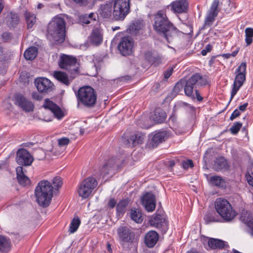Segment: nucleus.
Instances as JSON below:
<instances>
[{
    "instance_id": "f257e3e1",
    "label": "nucleus",
    "mask_w": 253,
    "mask_h": 253,
    "mask_svg": "<svg viewBox=\"0 0 253 253\" xmlns=\"http://www.w3.org/2000/svg\"><path fill=\"white\" fill-rule=\"evenodd\" d=\"M154 28L168 42H171L177 34L178 30L169 21L166 12L159 10L154 15Z\"/></svg>"
},
{
    "instance_id": "f03ea898",
    "label": "nucleus",
    "mask_w": 253,
    "mask_h": 253,
    "mask_svg": "<svg viewBox=\"0 0 253 253\" xmlns=\"http://www.w3.org/2000/svg\"><path fill=\"white\" fill-rule=\"evenodd\" d=\"M208 84L206 76L199 73L193 74L187 80H181L176 83L173 87V92L177 94L184 87V92L187 96L195 99L193 94L194 88L197 86H204Z\"/></svg>"
},
{
    "instance_id": "7ed1b4c3",
    "label": "nucleus",
    "mask_w": 253,
    "mask_h": 253,
    "mask_svg": "<svg viewBox=\"0 0 253 253\" xmlns=\"http://www.w3.org/2000/svg\"><path fill=\"white\" fill-rule=\"evenodd\" d=\"M66 22L60 16L52 18L47 27V37L50 41L63 42L66 36Z\"/></svg>"
},
{
    "instance_id": "20e7f679",
    "label": "nucleus",
    "mask_w": 253,
    "mask_h": 253,
    "mask_svg": "<svg viewBox=\"0 0 253 253\" xmlns=\"http://www.w3.org/2000/svg\"><path fill=\"white\" fill-rule=\"evenodd\" d=\"M78 104L87 108L94 107L97 102V92L90 86L85 85L80 87L76 94Z\"/></svg>"
},
{
    "instance_id": "39448f33",
    "label": "nucleus",
    "mask_w": 253,
    "mask_h": 253,
    "mask_svg": "<svg viewBox=\"0 0 253 253\" xmlns=\"http://www.w3.org/2000/svg\"><path fill=\"white\" fill-rule=\"evenodd\" d=\"M214 206L217 212L225 221L232 220L237 214L231 204L226 199L217 198Z\"/></svg>"
},
{
    "instance_id": "423d86ee",
    "label": "nucleus",
    "mask_w": 253,
    "mask_h": 253,
    "mask_svg": "<svg viewBox=\"0 0 253 253\" xmlns=\"http://www.w3.org/2000/svg\"><path fill=\"white\" fill-rule=\"evenodd\" d=\"M118 241L126 251H128L129 245L134 244L135 234L128 227L124 226H120L117 230Z\"/></svg>"
},
{
    "instance_id": "0eeeda50",
    "label": "nucleus",
    "mask_w": 253,
    "mask_h": 253,
    "mask_svg": "<svg viewBox=\"0 0 253 253\" xmlns=\"http://www.w3.org/2000/svg\"><path fill=\"white\" fill-rule=\"evenodd\" d=\"M58 63L61 69L67 71L68 73L74 72L75 74L80 75L79 64L76 57L62 54L60 56Z\"/></svg>"
},
{
    "instance_id": "6e6552de",
    "label": "nucleus",
    "mask_w": 253,
    "mask_h": 253,
    "mask_svg": "<svg viewBox=\"0 0 253 253\" xmlns=\"http://www.w3.org/2000/svg\"><path fill=\"white\" fill-rule=\"evenodd\" d=\"M130 9L129 0H114L113 15L116 20H123Z\"/></svg>"
},
{
    "instance_id": "1a4fd4ad",
    "label": "nucleus",
    "mask_w": 253,
    "mask_h": 253,
    "mask_svg": "<svg viewBox=\"0 0 253 253\" xmlns=\"http://www.w3.org/2000/svg\"><path fill=\"white\" fill-rule=\"evenodd\" d=\"M97 185L95 178L90 176L84 179L79 185L78 193L83 199L88 198Z\"/></svg>"
},
{
    "instance_id": "9d476101",
    "label": "nucleus",
    "mask_w": 253,
    "mask_h": 253,
    "mask_svg": "<svg viewBox=\"0 0 253 253\" xmlns=\"http://www.w3.org/2000/svg\"><path fill=\"white\" fill-rule=\"evenodd\" d=\"M246 64L242 62L237 69L238 74L236 75L231 92L230 101L236 95L240 88L242 86L246 79Z\"/></svg>"
},
{
    "instance_id": "9b49d317",
    "label": "nucleus",
    "mask_w": 253,
    "mask_h": 253,
    "mask_svg": "<svg viewBox=\"0 0 253 253\" xmlns=\"http://www.w3.org/2000/svg\"><path fill=\"white\" fill-rule=\"evenodd\" d=\"M158 212L157 211L156 214L152 217L149 222L151 225L159 229L163 233H166L168 229V222L162 211Z\"/></svg>"
},
{
    "instance_id": "f8f14e48",
    "label": "nucleus",
    "mask_w": 253,
    "mask_h": 253,
    "mask_svg": "<svg viewBox=\"0 0 253 253\" xmlns=\"http://www.w3.org/2000/svg\"><path fill=\"white\" fill-rule=\"evenodd\" d=\"M133 41L129 37H124L122 38L118 48L120 53L124 56L129 55L132 53Z\"/></svg>"
},
{
    "instance_id": "ddd939ff",
    "label": "nucleus",
    "mask_w": 253,
    "mask_h": 253,
    "mask_svg": "<svg viewBox=\"0 0 253 253\" xmlns=\"http://www.w3.org/2000/svg\"><path fill=\"white\" fill-rule=\"evenodd\" d=\"M35 84L39 92L47 93L51 91L54 87L52 82L47 78H39L35 80Z\"/></svg>"
},
{
    "instance_id": "4468645a",
    "label": "nucleus",
    "mask_w": 253,
    "mask_h": 253,
    "mask_svg": "<svg viewBox=\"0 0 253 253\" xmlns=\"http://www.w3.org/2000/svg\"><path fill=\"white\" fill-rule=\"evenodd\" d=\"M34 159L31 155L25 149H19L16 153V161L18 164L21 166H30Z\"/></svg>"
},
{
    "instance_id": "2eb2a0df",
    "label": "nucleus",
    "mask_w": 253,
    "mask_h": 253,
    "mask_svg": "<svg viewBox=\"0 0 253 253\" xmlns=\"http://www.w3.org/2000/svg\"><path fill=\"white\" fill-rule=\"evenodd\" d=\"M69 76L66 73L60 71H55L53 73L54 78L62 84L69 86L72 81L79 75L75 74L74 73H69Z\"/></svg>"
},
{
    "instance_id": "dca6fc26",
    "label": "nucleus",
    "mask_w": 253,
    "mask_h": 253,
    "mask_svg": "<svg viewBox=\"0 0 253 253\" xmlns=\"http://www.w3.org/2000/svg\"><path fill=\"white\" fill-rule=\"evenodd\" d=\"M219 0H214L205 19L204 27H208L212 24L219 10L218 9Z\"/></svg>"
},
{
    "instance_id": "f3484780",
    "label": "nucleus",
    "mask_w": 253,
    "mask_h": 253,
    "mask_svg": "<svg viewBox=\"0 0 253 253\" xmlns=\"http://www.w3.org/2000/svg\"><path fill=\"white\" fill-rule=\"evenodd\" d=\"M142 205L148 212H152L156 208L155 195L151 192H146L141 198Z\"/></svg>"
},
{
    "instance_id": "a211bd4d",
    "label": "nucleus",
    "mask_w": 253,
    "mask_h": 253,
    "mask_svg": "<svg viewBox=\"0 0 253 253\" xmlns=\"http://www.w3.org/2000/svg\"><path fill=\"white\" fill-rule=\"evenodd\" d=\"M15 103L25 112H29L34 110V104L21 94L15 96Z\"/></svg>"
},
{
    "instance_id": "6ab92c4d",
    "label": "nucleus",
    "mask_w": 253,
    "mask_h": 253,
    "mask_svg": "<svg viewBox=\"0 0 253 253\" xmlns=\"http://www.w3.org/2000/svg\"><path fill=\"white\" fill-rule=\"evenodd\" d=\"M187 0H176L172 1L169 5L170 9L175 13L186 12L188 8Z\"/></svg>"
},
{
    "instance_id": "aec40b11",
    "label": "nucleus",
    "mask_w": 253,
    "mask_h": 253,
    "mask_svg": "<svg viewBox=\"0 0 253 253\" xmlns=\"http://www.w3.org/2000/svg\"><path fill=\"white\" fill-rule=\"evenodd\" d=\"M42 106L45 109L51 111L54 116L57 119H60L63 117V114L60 108L49 99L45 100Z\"/></svg>"
},
{
    "instance_id": "412c9836",
    "label": "nucleus",
    "mask_w": 253,
    "mask_h": 253,
    "mask_svg": "<svg viewBox=\"0 0 253 253\" xmlns=\"http://www.w3.org/2000/svg\"><path fill=\"white\" fill-rule=\"evenodd\" d=\"M35 194L37 201L40 206L45 208L49 205L52 195H48L46 196L45 195L46 193L43 192L42 189L40 191L35 189Z\"/></svg>"
},
{
    "instance_id": "4be33fe9",
    "label": "nucleus",
    "mask_w": 253,
    "mask_h": 253,
    "mask_svg": "<svg viewBox=\"0 0 253 253\" xmlns=\"http://www.w3.org/2000/svg\"><path fill=\"white\" fill-rule=\"evenodd\" d=\"M213 169L217 172L228 171L230 168V165L227 161L223 157H219L214 161L212 166Z\"/></svg>"
},
{
    "instance_id": "5701e85b",
    "label": "nucleus",
    "mask_w": 253,
    "mask_h": 253,
    "mask_svg": "<svg viewBox=\"0 0 253 253\" xmlns=\"http://www.w3.org/2000/svg\"><path fill=\"white\" fill-rule=\"evenodd\" d=\"M118 167V165L116 159L112 158L108 160L106 163L103 165L100 170V174L104 176L107 174H110L113 169Z\"/></svg>"
},
{
    "instance_id": "b1692460",
    "label": "nucleus",
    "mask_w": 253,
    "mask_h": 253,
    "mask_svg": "<svg viewBox=\"0 0 253 253\" xmlns=\"http://www.w3.org/2000/svg\"><path fill=\"white\" fill-rule=\"evenodd\" d=\"M90 42L93 45L97 46L100 44L103 41V32L99 28H95L89 37Z\"/></svg>"
},
{
    "instance_id": "393cba45",
    "label": "nucleus",
    "mask_w": 253,
    "mask_h": 253,
    "mask_svg": "<svg viewBox=\"0 0 253 253\" xmlns=\"http://www.w3.org/2000/svg\"><path fill=\"white\" fill-rule=\"evenodd\" d=\"M208 246L212 250H222L228 246L227 243L222 240L215 238H208Z\"/></svg>"
},
{
    "instance_id": "a878e982",
    "label": "nucleus",
    "mask_w": 253,
    "mask_h": 253,
    "mask_svg": "<svg viewBox=\"0 0 253 253\" xmlns=\"http://www.w3.org/2000/svg\"><path fill=\"white\" fill-rule=\"evenodd\" d=\"M35 189L39 191L42 189L43 192L46 193V196L48 195L53 196V187L51 184L47 180H43L39 182Z\"/></svg>"
},
{
    "instance_id": "bb28decb",
    "label": "nucleus",
    "mask_w": 253,
    "mask_h": 253,
    "mask_svg": "<svg viewBox=\"0 0 253 253\" xmlns=\"http://www.w3.org/2000/svg\"><path fill=\"white\" fill-rule=\"evenodd\" d=\"M168 136V132L166 130L156 131L152 138L153 147H156L159 144L165 141Z\"/></svg>"
},
{
    "instance_id": "cd10ccee",
    "label": "nucleus",
    "mask_w": 253,
    "mask_h": 253,
    "mask_svg": "<svg viewBox=\"0 0 253 253\" xmlns=\"http://www.w3.org/2000/svg\"><path fill=\"white\" fill-rule=\"evenodd\" d=\"M158 238L159 235L156 231H150L145 235V243L148 247L152 248L157 243Z\"/></svg>"
},
{
    "instance_id": "c85d7f7f",
    "label": "nucleus",
    "mask_w": 253,
    "mask_h": 253,
    "mask_svg": "<svg viewBox=\"0 0 253 253\" xmlns=\"http://www.w3.org/2000/svg\"><path fill=\"white\" fill-rule=\"evenodd\" d=\"M167 117L165 112L160 108H156L151 116V119L157 124L163 123Z\"/></svg>"
},
{
    "instance_id": "c756f323",
    "label": "nucleus",
    "mask_w": 253,
    "mask_h": 253,
    "mask_svg": "<svg viewBox=\"0 0 253 253\" xmlns=\"http://www.w3.org/2000/svg\"><path fill=\"white\" fill-rule=\"evenodd\" d=\"M143 25L142 20H135L129 25L128 28L127 29V31L132 35H136L143 28Z\"/></svg>"
},
{
    "instance_id": "7c9ffc66",
    "label": "nucleus",
    "mask_w": 253,
    "mask_h": 253,
    "mask_svg": "<svg viewBox=\"0 0 253 253\" xmlns=\"http://www.w3.org/2000/svg\"><path fill=\"white\" fill-rule=\"evenodd\" d=\"M16 173L17 178L20 184L25 186L30 183V179L24 173L22 167H18L16 168Z\"/></svg>"
},
{
    "instance_id": "2f4dec72",
    "label": "nucleus",
    "mask_w": 253,
    "mask_h": 253,
    "mask_svg": "<svg viewBox=\"0 0 253 253\" xmlns=\"http://www.w3.org/2000/svg\"><path fill=\"white\" fill-rule=\"evenodd\" d=\"M112 6L109 3L102 5L99 9L100 17L103 18H109L112 15Z\"/></svg>"
},
{
    "instance_id": "473e14b6",
    "label": "nucleus",
    "mask_w": 253,
    "mask_h": 253,
    "mask_svg": "<svg viewBox=\"0 0 253 253\" xmlns=\"http://www.w3.org/2000/svg\"><path fill=\"white\" fill-rule=\"evenodd\" d=\"M130 200L128 198L123 199L119 202L116 206L117 214L118 215H123L126 211V208L128 206Z\"/></svg>"
},
{
    "instance_id": "72a5a7b5",
    "label": "nucleus",
    "mask_w": 253,
    "mask_h": 253,
    "mask_svg": "<svg viewBox=\"0 0 253 253\" xmlns=\"http://www.w3.org/2000/svg\"><path fill=\"white\" fill-rule=\"evenodd\" d=\"M130 216L131 219L137 223L143 221L141 211L140 209L132 208L130 210Z\"/></svg>"
},
{
    "instance_id": "f704fd0d",
    "label": "nucleus",
    "mask_w": 253,
    "mask_h": 253,
    "mask_svg": "<svg viewBox=\"0 0 253 253\" xmlns=\"http://www.w3.org/2000/svg\"><path fill=\"white\" fill-rule=\"evenodd\" d=\"M37 53V48L35 46H31L26 50L24 55L27 60H32L36 57Z\"/></svg>"
},
{
    "instance_id": "c9c22d12",
    "label": "nucleus",
    "mask_w": 253,
    "mask_h": 253,
    "mask_svg": "<svg viewBox=\"0 0 253 253\" xmlns=\"http://www.w3.org/2000/svg\"><path fill=\"white\" fill-rule=\"evenodd\" d=\"M10 249V240L2 236H0V251L7 252Z\"/></svg>"
},
{
    "instance_id": "e433bc0d",
    "label": "nucleus",
    "mask_w": 253,
    "mask_h": 253,
    "mask_svg": "<svg viewBox=\"0 0 253 253\" xmlns=\"http://www.w3.org/2000/svg\"><path fill=\"white\" fill-rule=\"evenodd\" d=\"M144 137V134L141 132H137L130 137L129 140L132 142L133 145L134 146L137 144H141Z\"/></svg>"
},
{
    "instance_id": "4c0bfd02",
    "label": "nucleus",
    "mask_w": 253,
    "mask_h": 253,
    "mask_svg": "<svg viewBox=\"0 0 253 253\" xmlns=\"http://www.w3.org/2000/svg\"><path fill=\"white\" fill-rule=\"evenodd\" d=\"M19 22V18L17 14L10 12L9 16L7 17V24L11 27H15Z\"/></svg>"
},
{
    "instance_id": "58836bf2",
    "label": "nucleus",
    "mask_w": 253,
    "mask_h": 253,
    "mask_svg": "<svg viewBox=\"0 0 253 253\" xmlns=\"http://www.w3.org/2000/svg\"><path fill=\"white\" fill-rule=\"evenodd\" d=\"M25 17L28 29L32 28L36 22V16L30 12L26 11Z\"/></svg>"
},
{
    "instance_id": "ea45409f",
    "label": "nucleus",
    "mask_w": 253,
    "mask_h": 253,
    "mask_svg": "<svg viewBox=\"0 0 253 253\" xmlns=\"http://www.w3.org/2000/svg\"><path fill=\"white\" fill-rule=\"evenodd\" d=\"M204 220L207 224L211 222H219L220 221L218 215L215 212L207 213L204 217Z\"/></svg>"
},
{
    "instance_id": "a19ab883",
    "label": "nucleus",
    "mask_w": 253,
    "mask_h": 253,
    "mask_svg": "<svg viewBox=\"0 0 253 253\" xmlns=\"http://www.w3.org/2000/svg\"><path fill=\"white\" fill-rule=\"evenodd\" d=\"M81 224V220L79 218H73L70 223L69 231L70 233H74L78 229Z\"/></svg>"
},
{
    "instance_id": "79ce46f5",
    "label": "nucleus",
    "mask_w": 253,
    "mask_h": 253,
    "mask_svg": "<svg viewBox=\"0 0 253 253\" xmlns=\"http://www.w3.org/2000/svg\"><path fill=\"white\" fill-rule=\"evenodd\" d=\"M209 180L212 185L216 187L221 186V184L224 182L221 176L217 175L211 176Z\"/></svg>"
},
{
    "instance_id": "37998d69",
    "label": "nucleus",
    "mask_w": 253,
    "mask_h": 253,
    "mask_svg": "<svg viewBox=\"0 0 253 253\" xmlns=\"http://www.w3.org/2000/svg\"><path fill=\"white\" fill-rule=\"evenodd\" d=\"M245 41L247 45H250L253 42V28H247L245 31Z\"/></svg>"
},
{
    "instance_id": "c03bdc74",
    "label": "nucleus",
    "mask_w": 253,
    "mask_h": 253,
    "mask_svg": "<svg viewBox=\"0 0 253 253\" xmlns=\"http://www.w3.org/2000/svg\"><path fill=\"white\" fill-rule=\"evenodd\" d=\"M243 221L246 223L249 227L250 230L249 231L250 235L253 237V218L251 217H247L242 216Z\"/></svg>"
},
{
    "instance_id": "a18cd8bd",
    "label": "nucleus",
    "mask_w": 253,
    "mask_h": 253,
    "mask_svg": "<svg viewBox=\"0 0 253 253\" xmlns=\"http://www.w3.org/2000/svg\"><path fill=\"white\" fill-rule=\"evenodd\" d=\"M242 126V124L240 122H236L230 128L231 133L233 134H236L240 130Z\"/></svg>"
},
{
    "instance_id": "49530a36",
    "label": "nucleus",
    "mask_w": 253,
    "mask_h": 253,
    "mask_svg": "<svg viewBox=\"0 0 253 253\" xmlns=\"http://www.w3.org/2000/svg\"><path fill=\"white\" fill-rule=\"evenodd\" d=\"M193 167L194 164L191 160H187L185 161H183L182 163V167L185 169H188L189 167L193 168Z\"/></svg>"
},
{
    "instance_id": "de8ad7c7",
    "label": "nucleus",
    "mask_w": 253,
    "mask_h": 253,
    "mask_svg": "<svg viewBox=\"0 0 253 253\" xmlns=\"http://www.w3.org/2000/svg\"><path fill=\"white\" fill-rule=\"evenodd\" d=\"M70 142V140L67 137H63L59 139L58 140V144L59 146H64L67 145Z\"/></svg>"
},
{
    "instance_id": "09e8293b",
    "label": "nucleus",
    "mask_w": 253,
    "mask_h": 253,
    "mask_svg": "<svg viewBox=\"0 0 253 253\" xmlns=\"http://www.w3.org/2000/svg\"><path fill=\"white\" fill-rule=\"evenodd\" d=\"M154 56H153L152 52L149 51H146L144 53L145 59L149 62L154 60Z\"/></svg>"
},
{
    "instance_id": "8fccbe9b",
    "label": "nucleus",
    "mask_w": 253,
    "mask_h": 253,
    "mask_svg": "<svg viewBox=\"0 0 253 253\" xmlns=\"http://www.w3.org/2000/svg\"><path fill=\"white\" fill-rule=\"evenodd\" d=\"M53 184L54 186L57 187H61L62 184L61 178L60 177H54L53 179Z\"/></svg>"
},
{
    "instance_id": "3c124183",
    "label": "nucleus",
    "mask_w": 253,
    "mask_h": 253,
    "mask_svg": "<svg viewBox=\"0 0 253 253\" xmlns=\"http://www.w3.org/2000/svg\"><path fill=\"white\" fill-rule=\"evenodd\" d=\"M240 111L239 110H238L237 109H235L232 113L230 117V120L233 121V120L239 117L240 115Z\"/></svg>"
},
{
    "instance_id": "603ef678",
    "label": "nucleus",
    "mask_w": 253,
    "mask_h": 253,
    "mask_svg": "<svg viewBox=\"0 0 253 253\" xmlns=\"http://www.w3.org/2000/svg\"><path fill=\"white\" fill-rule=\"evenodd\" d=\"M76 3L82 6H85L89 3V0H73Z\"/></svg>"
},
{
    "instance_id": "864d4df0",
    "label": "nucleus",
    "mask_w": 253,
    "mask_h": 253,
    "mask_svg": "<svg viewBox=\"0 0 253 253\" xmlns=\"http://www.w3.org/2000/svg\"><path fill=\"white\" fill-rule=\"evenodd\" d=\"M32 96L33 99L37 100H41L42 98V95L37 92H33Z\"/></svg>"
},
{
    "instance_id": "5fc2aeb1",
    "label": "nucleus",
    "mask_w": 253,
    "mask_h": 253,
    "mask_svg": "<svg viewBox=\"0 0 253 253\" xmlns=\"http://www.w3.org/2000/svg\"><path fill=\"white\" fill-rule=\"evenodd\" d=\"M116 204L117 201L115 200V199L111 198L108 203V206L110 208L113 209L116 206Z\"/></svg>"
},
{
    "instance_id": "6e6d98bb",
    "label": "nucleus",
    "mask_w": 253,
    "mask_h": 253,
    "mask_svg": "<svg viewBox=\"0 0 253 253\" xmlns=\"http://www.w3.org/2000/svg\"><path fill=\"white\" fill-rule=\"evenodd\" d=\"M198 86H197L196 87H194V89L195 91V94L196 96H194L195 98H196L198 101H202L203 99V98L202 97V96L200 95L199 91L197 89V87Z\"/></svg>"
},
{
    "instance_id": "4d7b16f0",
    "label": "nucleus",
    "mask_w": 253,
    "mask_h": 253,
    "mask_svg": "<svg viewBox=\"0 0 253 253\" xmlns=\"http://www.w3.org/2000/svg\"><path fill=\"white\" fill-rule=\"evenodd\" d=\"M154 60L153 61H150L152 64H154L155 66L158 65L161 62V58L158 56H154Z\"/></svg>"
},
{
    "instance_id": "13d9d810",
    "label": "nucleus",
    "mask_w": 253,
    "mask_h": 253,
    "mask_svg": "<svg viewBox=\"0 0 253 253\" xmlns=\"http://www.w3.org/2000/svg\"><path fill=\"white\" fill-rule=\"evenodd\" d=\"M173 69L172 68H169L164 73V77L166 79H168L172 74Z\"/></svg>"
},
{
    "instance_id": "bf43d9fd",
    "label": "nucleus",
    "mask_w": 253,
    "mask_h": 253,
    "mask_svg": "<svg viewBox=\"0 0 253 253\" xmlns=\"http://www.w3.org/2000/svg\"><path fill=\"white\" fill-rule=\"evenodd\" d=\"M246 178L248 183L253 186V173H252V175L250 174L246 175Z\"/></svg>"
},
{
    "instance_id": "052dcab7",
    "label": "nucleus",
    "mask_w": 253,
    "mask_h": 253,
    "mask_svg": "<svg viewBox=\"0 0 253 253\" xmlns=\"http://www.w3.org/2000/svg\"><path fill=\"white\" fill-rule=\"evenodd\" d=\"M248 106V103H245L243 105H240L239 107V111H241L242 112H244L246 110Z\"/></svg>"
},
{
    "instance_id": "680f3d73",
    "label": "nucleus",
    "mask_w": 253,
    "mask_h": 253,
    "mask_svg": "<svg viewBox=\"0 0 253 253\" xmlns=\"http://www.w3.org/2000/svg\"><path fill=\"white\" fill-rule=\"evenodd\" d=\"M82 20L84 23L86 24H88L90 22L87 16H84Z\"/></svg>"
},
{
    "instance_id": "e2e57ef3",
    "label": "nucleus",
    "mask_w": 253,
    "mask_h": 253,
    "mask_svg": "<svg viewBox=\"0 0 253 253\" xmlns=\"http://www.w3.org/2000/svg\"><path fill=\"white\" fill-rule=\"evenodd\" d=\"M95 16L94 14L93 13H90L88 15L87 18L88 19H93L94 20H95V18H93V17Z\"/></svg>"
},
{
    "instance_id": "0e129e2a",
    "label": "nucleus",
    "mask_w": 253,
    "mask_h": 253,
    "mask_svg": "<svg viewBox=\"0 0 253 253\" xmlns=\"http://www.w3.org/2000/svg\"><path fill=\"white\" fill-rule=\"evenodd\" d=\"M4 5L3 4L2 1L0 0V14L1 13L3 8Z\"/></svg>"
},
{
    "instance_id": "69168bd1",
    "label": "nucleus",
    "mask_w": 253,
    "mask_h": 253,
    "mask_svg": "<svg viewBox=\"0 0 253 253\" xmlns=\"http://www.w3.org/2000/svg\"><path fill=\"white\" fill-rule=\"evenodd\" d=\"M175 165V162L173 161H170L169 162V166L170 168L173 167Z\"/></svg>"
},
{
    "instance_id": "338daca9",
    "label": "nucleus",
    "mask_w": 253,
    "mask_h": 253,
    "mask_svg": "<svg viewBox=\"0 0 253 253\" xmlns=\"http://www.w3.org/2000/svg\"><path fill=\"white\" fill-rule=\"evenodd\" d=\"M223 56L225 58H229L230 57L232 56L231 53H226L223 55Z\"/></svg>"
},
{
    "instance_id": "774afa93",
    "label": "nucleus",
    "mask_w": 253,
    "mask_h": 253,
    "mask_svg": "<svg viewBox=\"0 0 253 253\" xmlns=\"http://www.w3.org/2000/svg\"><path fill=\"white\" fill-rule=\"evenodd\" d=\"M211 48V45L210 44H208L206 47V50L207 51H210Z\"/></svg>"
}]
</instances>
